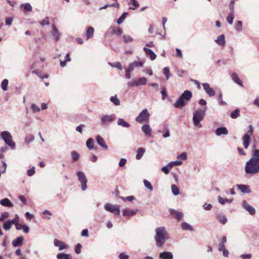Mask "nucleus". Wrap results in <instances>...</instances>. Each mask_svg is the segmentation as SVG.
I'll use <instances>...</instances> for the list:
<instances>
[{
    "label": "nucleus",
    "mask_w": 259,
    "mask_h": 259,
    "mask_svg": "<svg viewBox=\"0 0 259 259\" xmlns=\"http://www.w3.org/2000/svg\"><path fill=\"white\" fill-rule=\"evenodd\" d=\"M251 158L246 162L244 170L247 174H256L259 173V150L255 149L256 146L253 145Z\"/></svg>",
    "instance_id": "nucleus-1"
},
{
    "label": "nucleus",
    "mask_w": 259,
    "mask_h": 259,
    "mask_svg": "<svg viewBox=\"0 0 259 259\" xmlns=\"http://www.w3.org/2000/svg\"><path fill=\"white\" fill-rule=\"evenodd\" d=\"M155 233L154 239L156 242V245L158 247H161L164 245L165 241L169 239V235L163 227L157 228L155 229Z\"/></svg>",
    "instance_id": "nucleus-2"
},
{
    "label": "nucleus",
    "mask_w": 259,
    "mask_h": 259,
    "mask_svg": "<svg viewBox=\"0 0 259 259\" xmlns=\"http://www.w3.org/2000/svg\"><path fill=\"white\" fill-rule=\"evenodd\" d=\"M192 97V94L191 91L189 90L185 91L174 104V107L177 108L183 107L186 105L187 102L191 99Z\"/></svg>",
    "instance_id": "nucleus-3"
},
{
    "label": "nucleus",
    "mask_w": 259,
    "mask_h": 259,
    "mask_svg": "<svg viewBox=\"0 0 259 259\" xmlns=\"http://www.w3.org/2000/svg\"><path fill=\"white\" fill-rule=\"evenodd\" d=\"M206 110L207 107H205L204 109L199 108L193 113V121L195 126H198L199 127H202L200 122L204 118Z\"/></svg>",
    "instance_id": "nucleus-4"
},
{
    "label": "nucleus",
    "mask_w": 259,
    "mask_h": 259,
    "mask_svg": "<svg viewBox=\"0 0 259 259\" xmlns=\"http://www.w3.org/2000/svg\"><path fill=\"white\" fill-rule=\"evenodd\" d=\"M0 138L3 139L5 143L12 149L15 148V143L12 141V136L8 131L2 132L0 134Z\"/></svg>",
    "instance_id": "nucleus-5"
},
{
    "label": "nucleus",
    "mask_w": 259,
    "mask_h": 259,
    "mask_svg": "<svg viewBox=\"0 0 259 259\" xmlns=\"http://www.w3.org/2000/svg\"><path fill=\"white\" fill-rule=\"evenodd\" d=\"M150 117V114L149 113L147 109H143L136 118L135 120L139 123H142L143 122H147L149 121Z\"/></svg>",
    "instance_id": "nucleus-6"
},
{
    "label": "nucleus",
    "mask_w": 259,
    "mask_h": 259,
    "mask_svg": "<svg viewBox=\"0 0 259 259\" xmlns=\"http://www.w3.org/2000/svg\"><path fill=\"white\" fill-rule=\"evenodd\" d=\"M78 181L81 183V188L82 191H85L87 188V179L84 173L79 171L76 172Z\"/></svg>",
    "instance_id": "nucleus-7"
},
{
    "label": "nucleus",
    "mask_w": 259,
    "mask_h": 259,
    "mask_svg": "<svg viewBox=\"0 0 259 259\" xmlns=\"http://www.w3.org/2000/svg\"><path fill=\"white\" fill-rule=\"evenodd\" d=\"M104 208L106 210L115 214L119 215L120 214L119 206L114 205L110 203H107L104 205Z\"/></svg>",
    "instance_id": "nucleus-8"
},
{
    "label": "nucleus",
    "mask_w": 259,
    "mask_h": 259,
    "mask_svg": "<svg viewBox=\"0 0 259 259\" xmlns=\"http://www.w3.org/2000/svg\"><path fill=\"white\" fill-rule=\"evenodd\" d=\"M115 118L116 116L115 114H113L110 115H103L101 118V124H106L108 122L113 121L115 119Z\"/></svg>",
    "instance_id": "nucleus-9"
},
{
    "label": "nucleus",
    "mask_w": 259,
    "mask_h": 259,
    "mask_svg": "<svg viewBox=\"0 0 259 259\" xmlns=\"http://www.w3.org/2000/svg\"><path fill=\"white\" fill-rule=\"evenodd\" d=\"M242 207L246 210L249 214L253 215L255 213V208L250 205L246 200H243L242 203Z\"/></svg>",
    "instance_id": "nucleus-10"
},
{
    "label": "nucleus",
    "mask_w": 259,
    "mask_h": 259,
    "mask_svg": "<svg viewBox=\"0 0 259 259\" xmlns=\"http://www.w3.org/2000/svg\"><path fill=\"white\" fill-rule=\"evenodd\" d=\"M54 244L56 247L58 248L60 251L68 248V245L67 244L57 239H55L54 240Z\"/></svg>",
    "instance_id": "nucleus-11"
},
{
    "label": "nucleus",
    "mask_w": 259,
    "mask_h": 259,
    "mask_svg": "<svg viewBox=\"0 0 259 259\" xmlns=\"http://www.w3.org/2000/svg\"><path fill=\"white\" fill-rule=\"evenodd\" d=\"M202 85L205 93L208 95V96L212 97L214 96L215 92L212 88H210L209 83H203Z\"/></svg>",
    "instance_id": "nucleus-12"
},
{
    "label": "nucleus",
    "mask_w": 259,
    "mask_h": 259,
    "mask_svg": "<svg viewBox=\"0 0 259 259\" xmlns=\"http://www.w3.org/2000/svg\"><path fill=\"white\" fill-rule=\"evenodd\" d=\"M144 62L141 60L135 61L128 65V67L133 71L136 68L142 67L144 65Z\"/></svg>",
    "instance_id": "nucleus-13"
},
{
    "label": "nucleus",
    "mask_w": 259,
    "mask_h": 259,
    "mask_svg": "<svg viewBox=\"0 0 259 259\" xmlns=\"http://www.w3.org/2000/svg\"><path fill=\"white\" fill-rule=\"evenodd\" d=\"M238 189L240 190L243 193H251V190L248 185H245L243 184H237L236 185Z\"/></svg>",
    "instance_id": "nucleus-14"
},
{
    "label": "nucleus",
    "mask_w": 259,
    "mask_h": 259,
    "mask_svg": "<svg viewBox=\"0 0 259 259\" xmlns=\"http://www.w3.org/2000/svg\"><path fill=\"white\" fill-rule=\"evenodd\" d=\"M52 28L53 29L51 32V35L53 39L55 41H57L60 38V34L54 24L52 25Z\"/></svg>",
    "instance_id": "nucleus-15"
},
{
    "label": "nucleus",
    "mask_w": 259,
    "mask_h": 259,
    "mask_svg": "<svg viewBox=\"0 0 259 259\" xmlns=\"http://www.w3.org/2000/svg\"><path fill=\"white\" fill-rule=\"evenodd\" d=\"M138 211V209H136L135 210H133V209H125V208L122 210L123 215L126 216L128 217L135 215Z\"/></svg>",
    "instance_id": "nucleus-16"
},
{
    "label": "nucleus",
    "mask_w": 259,
    "mask_h": 259,
    "mask_svg": "<svg viewBox=\"0 0 259 259\" xmlns=\"http://www.w3.org/2000/svg\"><path fill=\"white\" fill-rule=\"evenodd\" d=\"M159 257L160 259H173L174 256L171 252L163 251L159 253Z\"/></svg>",
    "instance_id": "nucleus-17"
},
{
    "label": "nucleus",
    "mask_w": 259,
    "mask_h": 259,
    "mask_svg": "<svg viewBox=\"0 0 259 259\" xmlns=\"http://www.w3.org/2000/svg\"><path fill=\"white\" fill-rule=\"evenodd\" d=\"M170 214L175 218L177 219L178 221H180L183 217V213L181 212L177 211L174 209H170L169 210Z\"/></svg>",
    "instance_id": "nucleus-18"
},
{
    "label": "nucleus",
    "mask_w": 259,
    "mask_h": 259,
    "mask_svg": "<svg viewBox=\"0 0 259 259\" xmlns=\"http://www.w3.org/2000/svg\"><path fill=\"white\" fill-rule=\"evenodd\" d=\"M143 50L145 51L146 55L147 56L149 57L150 59L152 61L156 59V55L154 53V52L152 50L148 49L146 47H144L143 48Z\"/></svg>",
    "instance_id": "nucleus-19"
},
{
    "label": "nucleus",
    "mask_w": 259,
    "mask_h": 259,
    "mask_svg": "<svg viewBox=\"0 0 259 259\" xmlns=\"http://www.w3.org/2000/svg\"><path fill=\"white\" fill-rule=\"evenodd\" d=\"M24 241V238L23 236H20L14 239L12 242V245L14 247H18L21 245Z\"/></svg>",
    "instance_id": "nucleus-20"
},
{
    "label": "nucleus",
    "mask_w": 259,
    "mask_h": 259,
    "mask_svg": "<svg viewBox=\"0 0 259 259\" xmlns=\"http://www.w3.org/2000/svg\"><path fill=\"white\" fill-rule=\"evenodd\" d=\"M215 133L217 136H220L222 135H227L228 134V131L225 127H221L216 129Z\"/></svg>",
    "instance_id": "nucleus-21"
},
{
    "label": "nucleus",
    "mask_w": 259,
    "mask_h": 259,
    "mask_svg": "<svg viewBox=\"0 0 259 259\" xmlns=\"http://www.w3.org/2000/svg\"><path fill=\"white\" fill-rule=\"evenodd\" d=\"M142 132L148 137L151 136L152 129L147 124H144L142 127Z\"/></svg>",
    "instance_id": "nucleus-22"
},
{
    "label": "nucleus",
    "mask_w": 259,
    "mask_h": 259,
    "mask_svg": "<svg viewBox=\"0 0 259 259\" xmlns=\"http://www.w3.org/2000/svg\"><path fill=\"white\" fill-rule=\"evenodd\" d=\"M96 140H97V143L101 147H102L103 148L105 149H108V146H107V145L105 143V142L104 141V140L103 139V138L102 137H101L99 135H98L97 137H96Z\"/></svg>",
    "instance_id": "nucleus-23"
},
{
    "label": "nucleus",
    "mask_w": 259,
    "mask_h": 259,
    "mask_svg": "<svg viewBox=\"0 0 259 259\" xmlns=\"http://www.w3.org/2000/svg\"><path fill=\"white\" fill-rule=\"evenodd\" d=\"M37 63H33L31 65V69H34L32 71V73L36 74L37 75H38L41 78H47L48 77V75H45L44 76L41 75L40 74V72L39 71H38L36 70H35V69L37 67Z\"/></svg>",
    "instance_id": "nucleus-24"
},
{
    "label": "nucleus",
    "mask_w": 259,
    "mask_h": 259,
    "mask_svg": "<svg viewBox=\"0 0 259 259\" xmlns=\"http://www.w3.org/2000/svg\"><path fill=\"white\" fill-rule=\"evenodd\" d=\"M232 79L237 84L243 87L242 82L239 79L238 75L236 73H233L231 74Z\"/></svg>",
    "instance_id": "nucleus-25"
},
{
    "label": "nucleus",
    "mask_w": 259,
    "mask_h": 259,
    "mask_svg": "<svg viewBox=\"0 0 259 259\" xmlns=\"http://www.w3.org/2000/svg\"><path fill=\"white\" fill-rule=\"evenodd\" d=\"M0 204L4 206L12 207L13 206V203L8 198H4L0 200Z\"/></svg>",
    "instance_id": "nucleus-26"
},
{
    "label": "nucleus",
    "mask_w": 259,
    "mask_h": 259,
    "mask_svg": "<svg viewBox=\"0 0 259 259\" xmlns=\"http://www.w3.org/2000/svg\"><path fill=\"white\" fill-rule=\"evenodd\" d=\"M117 125L125 128H128L130 126V124L123 118L118 119Z\"/></svg>",
    "instance_id": "nucleus-27"
},
{
    "label": "nucleus",
    "mask_w": 259,
    "mask_h": 259,
    "mask_svg": "<svg viewBox=\"0 0 259 259\" xmlns=\"http://www.w3.org/2000/svg\"><path fill=\"white\" fill-rule=\"evenodd\" d=\"M145 152V149L143 148H139L137 150V154L136 158L137 160H140L143 156Z\"/></svg>",
    "instance_id": "nucleus-28"
},
{
    "label": "nucleus",
    "mask_w": 259,
    "mask_h": 259,
    "mask_svg": "<svg viewBox=\"0 0 259 259\" xmlns=\"http://www.w3.org/2000/svg\"><path fill=\"white\" fill-rule=\"evenodd\" d=\"M94 33V29L92 27H89L86 32L87 39H89L93 37Z\"/></svg>",
    "instance_id": "nucleus-29"
},
{
    "label": "nucleus",
    "mask_w": 259,
    "mask_h": 259,
    "mask_svg": "<svg viewBox=\"0 0 259 259\" xmlns=\"http://www.w3.org/2000/svg\"><path fill=\"white\" fill-rule=\"evenodd\" d=\"M243 144L245 149H247L248 148L250 142L251 141V138L249 137H246L245 136H243L242 137Z\"/></svg>",
    "instance_id": "nucleus-30"
},
{
    "label": "nucleus",
    "mask_w": 259,
    "mask_h": 259,
    "mask_svg": "<svg viewBox=\"0 0 259 259\" xmlns=\"http://www.w3.org/2000/svg\"><path fill=\"white\" fill-rule=\"evenodd\" d=\"M215 42L220 46L224 45L225 42V35L224 34H221L215 40Z\"/></svg>",
    "instance_id": "nucleus-31"
},
{
    "label": "nucleus",
    "mask_w": 259,
    "mask_h": 259,
    "mask_svg": "<svg viewBox=\"0 0 259 259\" xmlns=\"http://www.w3.org/2000/svg\"><path fill=\"white\" fill-rule=\"evenodd\" d=\"M147 79L145 77H142L136 80L137 87L140 85H145L147 83Z\"/></svg>",
    "instance_id": "nucleus-32"
},
{
    "label": "nucleus",
    "mask_w": 259,
    "mask_h": 259,
    "mask_svg": "<svg viewBox=\"0 0 259 259\" xmlns=\"http://www.w3.org/2000/svg\"><path fill=\"white\" fill-rule=\"evenodd\" d=\"M232 200H233L232 199L223 198L220 196H218L219 202L222 205H224L226 203H230L232 202Z\"/></svg>",
    "instance_id": "nucleus-33"
},
{
    "label": "nucleus",
    "mask_w": 259,
    "mask_h": 259,
    "mask_svg": "<svg viewBox=\"0 0 259 259\" xmlns=\"http://www.w3.org/2000/svg\"><path fill=\"white\" fill-rule=\"evenodd\" d=\"M57 259H72L71 255L69 254L59 253L57 254Z\"/></svg>",
    "instance_id": "nucleus-34"
},
{
    "label": "nucleus",
    "mask_w": 259,
    "mask_h": 259,
    "mask_svg": "<svg viewBox=\"0 0 259 259\" xmlns=\"http://www.w3.org/2000/svg\"><path fill=\"white\" fill-rule=\"evenodd\" d=\"M181 227L184 230H189L190 231H193L192 227L188 223L186 222H183L181 224Z\"/></svg>",
    "instance_id": "nucleus-35"
},
{
    "label": "nucleus",
    "mask_w": 259,
    "mask_h": 259,
    "mask_svg": "<svg viewBox=\"0 0 259 259\" xmlns=\"http://www.w3.org/2000/svg\"><path fill=\"white\" fill-rule=\"evenodd\" d=\"M12 226V224L11 220H8L3 224V227L5 230L8 231L11 229Z\"/></svg>",
    "instance_id": "nucleus-36"
},
{
    "label": "nucleus",
    "mask_w": 259,
    "mask_h": 259,
    "mask_svg": "<svg viewBox=\"0 0 259 259\" xmlns=\"http://www.w3.org/2000/svg\"><path fill=\"white\" fill-rule=\"evenodd\" d=\"M217 219L219 222L223 225L226 224L227 222V219L225 215L219 214L217 216Z\"/></svg>",
    "instance_id": "nucleus-37"
},
{
    "label": "nucleus",
    "mask_w": 259,
    "mask_h": 259,
    "mask_svg": "<svg viewBox=\"0 0 259 259\" xmlns=\"http://www.w3.org/2000/svg\"><path fill=\"white\" fill-rule=\"evenodd\" d=\"M9 80L7 79H4L1 82V87L4 91H6L8 90V85Z\"/></svg>",
    "instance_id": "nucleus-38"
},
{
    "label": "nucleus",
    "mask_w": 259,
    "mask_h": 259,
    "mask_svg": "<svg viewBox=\"0 0 259 259\" xmlns=\"http://www.w3.org/2000/svg\"><path fill=\"white\" fill-rule=\"evenodd\" d=\"M230 116L232 119H236L240 116V110L236 109L231 113Z\"/></svg>",
    "instance_id": "nucleus-39"
},
{
    "label": "nucleus",
    "mask_w": 259,
    "mask_h": 259,
    "mask_svg": "<svg viewBox=\"0 0 259 259\" xmlns=\"http://www.w3.org/2000/svg\"><path fill=\"white\" fill-rule=\"evenodd\" d=\"M86 145L90 150L93 149L94 145V140L92 138L88 139L86 142Z\"/></svg>",
    "instance_id": "nucleus-40"
},
{
    "label": "nucleus",
    "mask_w": 259,
    "mask_h": 259,
    "mask_svg": "<svg viewBox=\"0 0 259 259\" xmlns=\"http://www.w3.org/2000/svg\"><path fill=\"white\" fill-rule=\"evenodd\" d=\"M110 100L112 102L115 106H119L120 104V100L117 98L116 96H112L110 98Z\"/></svg>",
    "instance_id": "nucleus-41"
},
{
    "label": "nucleus",
    "mask_w": 259,
    "mask_h": 259,
    "mask_svg": "<svg viewBox=\"0 0 259 259\" xmlns=\"http://www.w3.org/2000/svg\"><path fill=\"white\" fill-rule=\"evenodd\" d=\"M71 156L73 162H76L79 158V154L77 152L73 151L71 152Z\"/></svg>",
    "instance_id": "nucleus-42"
},
{
    "label": "nucleus",
    "mask_w": 259,
    "mask_h": 259,
    "mask_svg": "<svg viewBox=\"0 0 259 259\" xmlns=\"http://www.w3.org/2000/svg\"><path fill=\"white\" fill-rule=\"evenodd\" d=\"M21 7L23 8V10L24 11H29V12H30V11H32V8L31 6L29 3L23 4L21 6Z\"/></svg>",
    "instance_id": "nucleus-43"
},
{
    "label": "nucleus",
    "mask_w": 259,
    "mask_h": 259,
    "mask_svg": "<svg viewBox=\"0 0 259 259\" xmlns=\"http://www.w3.org/2000/svg\"><path fill=\"white\" fill-rule=\"evenodd\" d=\"M109 65L113 67L117 68L119 70L122 69V66L121 64L119 62H116L114 63H109Z\"/></svg>",
    "instance_id": "nucleus-44"
},
{
    "label": "nucleus",
    "mask_w": 259,
    "mask_h": 259,
    "mask_svg": "<svg viewBox=\"0 0 259 259\" xmlns=\"http://www.w3.org/2000/svg\"><path fill=\"white\" fill-rule=\"evenodd\" d=\"M253 132V127L252 125H249L248 126V130L246 133V134L243 136L246 137H249L251 138V136L252 135Z\"/></svg>",
    "instance_id": "nucleus-45"
},
{
    "label": "nucleus",
    "mask_w": 259,
    "mask_h": 259,
    "mask_svg": "<svg viewBox=\"0 0 259 259\" xmlns=\"http://www.w3.org/2000/svg\"><path fill=\"white\" fill-rule=\"evenodd\" d=\"M171 191L172 192V194L176 196V195H178L180 193V191H179V189L178 188V187L175 184H173L171 185Z\"/></svg>",
    "instance_id": "nucleus-46"
},
{
    "label": "nucleus",
    "mask_w": 259,
    "mask_h": 259,
    "mask_svg": "<svg viewBox=\"0 0 259 259\" xmlns=\"http://www.w3.org/2000/svg\"><path fill=\"white\" fill-rule=\"evenodd\" d=\"M234 19V13L230 12L227 17V22H228V23L229 24L231 25L233 24Z\"/></svg>",
    "instance_id": "nucleus-47"
},
{
    "label": "nucleus",
    "mask_w": 259,
    "mask_h": 259,
    "mask_svg": "<svg viewBox=\"0 0 259 259\" xmlns=\"http://www.w3.org/2000/svg\"><path fill=\"white\" fill-rule=\"evenodd\" d=\"M163 73L165 76L166 79L168 80L170 76L169 68L168 67H165L163 69Z\"/></svg>",
    "instance_id": "nucleus-48"
},
{
    "label": "nucleus",
    "mask_w": 259,
    "mask_h": 259,
    "mask_svg": "<svg viewBox=\"0 0 259 259\" xmlns=\"http://www.w3.org/2000/svg\"><path fill=\"white\" fill-rule=\"evenodd\" d=\"M127 15H128V13H127V12L123 13L122 14V15L117 20V24L119 25L121 24L123 22V21L125 20V19Z\"/></svg>",
    "instance_id": "nucleus-49"
},
{
    "label": "nucleus",
    "mask_w": 259,
    "mask_h": 259,
    "mask_svg": "<svg viewBox=\"0 0 259 259\" xmlns=\"http://www.w3.org/2000/svg\"><path fill=\"white\" fill-rule=\"evenodd\" d=\"M128 5H132L134 7H130V9L135 10L139 6V4L136 0H130Z\"/></svg>",
    "instance_id": "nucleus-50"
},
{
    "label": "nucleus",
    "mask_w": 259,
    "mask_h": 259,
    "mask_svg": "<svg viewBox=\"0 0 259 259\" xmlns=\"http://www.w3.org/2000/svg\"><path fill=\"white\" fill-rule=\"evenodd\" d=\"M219 103L220 105H227V103L223 100V94L220 92L218 97Z\"/></svg>",
    "instance_id": "nucleus-51"
},
{
    "label": "nucleus",
    "mask_w": 259,
    "mask_h": 259,
    "mask_svg": "<svg viewBox=\"0 0 259 259\" xmlns=\"http://www.w3.org/2000/svg\"><path fill=\"white\" fill-rule=\"evenodd\" d=\"M143 182H144V184L145 187L147 189L150 190V191L153 190L152 186L151 185V183L149 181L145 179L143 180Z\"/></svg>",
    "instance_id": "nucleus-52"
},
{
    "label": "nucleus",
    "mask_w": 259,
    "mask_h": 259,
    "mask_svg": "<svg viewBox=\"0 0 259 259\" xmlns=\"http://www.w3.org/2000/svg\"><path fill=\"white\" fill-rule=\"evenodd\" d=\"M235 29L238 32H241L242 30V22L241 21H238L235 25Z\"/></svg>",
    "instance_id": "nucleus-53"
},
{
    "label": "nucleus",
    "mask_w": 259,
    "mask_h": 259,
    "mask_svg": "<svg viewBox=\"0 0 259 259\" xmlns=\"http://www.w3.org/2000/svg\"><path fill=\"white\" fill-rule=\"evenodd\" d=\"M34 139V137L33 135H30L27 136L25 139V142L27 144H29L32 142Z\"/></svg>",
    "instance_id": "nucleus-54"
},
{
    "label": "nucleus",
    "mask_w": 259,
    "mask_h": 259,
    "mask_svg": "<svg viewBox=\"0 0 259 259\" xmlns=\"http://www.w3.org/2000/svg\"><path fill=\"white\" fill-rule=\"evenodd\" d=\"M123 38L124 41L126 43L132 42L133 41V38L128 35H124L123 36Z\"/></svg>",
    "instance_id": "nucleus-55"
},
{
    "label": "nucleus",
    "mask_w": 259,
    "mask_h": 259,
    "mask_svg": "<svg viewBox=\"0 0 259 259\" xmlns=\"http://www.w3.org/2000/svg\"><path fill=\"white\" fill-rule=\"evenodd\" d=\"M113 31L115 34H116L117 35H121L122 33V30L120 27H117V28H113Z\"/></svg>",
    "instance_id": "nucleus-56"
},
{
    "label": "nucleus",
    "mask_w": 259,
    "mask_h": 259,
    "mask_svg": "<svg viewBox=\"0 0 259 259\" xmlns=\"http://www.w3.org/2000/svg\"><path fill=\"white\" fill-rule=\"evenodd\" d=\"M35 167L34 166L32 167L30 169H28L27 171V175L28 176L31 177L35 174Z\"/></svg>",
    "instance_id": "nucleus-57"
},
{
    "label": "nucleus",
    "mask_w": 259,
    "mask_h": 259,
    "mask_svg": "<svg viewBox=\"0 0 259 259\" xmlns=\"http://www.w3.org/2000/svg\"><path fill=\"white\" fill-rule=\"evenodd\" d=\"M40 24L42 26H45V25H49L50 24L49 18L48 17H45V18L41 21Z\"/></svg>",
    "instance_id": "nucleus-58"
},
{
    "label": "nucleus",
    "mask_w": 259,
    "mask_h": 259,
    "mask_svg": "<svg viewBox=\"0 0 259 259\" xmlns=\"http://www.w3.org/2000/svg\"><path fill=\"white\" fill-rule=\"evenodd\" d=\"M9 217V213L8 212H3L0 217V222L4 221L5 219Z\"/></svg>",
    "instance_id": "nucleus-59"
},
{
    "label": "nucleus",
    "mask_w": 259,
    "mask_h": 259,
    "mask_svg": "<svg viewBox=\"0 0 259 259\" xmlns=\"http://www.w3.org/2000/svg\"><path fill=\"white\" fill-rule=\"evenodd\" d=\"M125 77L127 79H130L131 77V73L132 72H133V71L132 70L128 67V68L125 69Z\"/></svg>",
    "instance_id": "nucleus-60"
},
{
    "label": "nucleus",
    "mask_w": 259,
    "mask_h": 259,
    "mask_svg": "<svg viewBox=\"0 0 259 259\" xmlns=\"http://www.w3.org/2000/svg\"><path fill=\"white\" fill-rule=\"evenodd\" d=\"M31 107L33 112H39L40 110V108L35 104H32Z\"/></svg>",
    "instance_id": "nucleus-61"
},
{
    "label": "nucleus",
    "mask_w": 259,
    "mask_h": 259,
    "mask_svg": "<svg viewBox=\"0 0 259 259\" xmlns=\"http://www.w3.org/2000/svg\"><path fill=\"white\" fill-rule=\"evenodd\" d=\"M187 153L185 152H182L181 154L177 156L178 159H181L183 160H186L187 159Z\"/></svg>",
    "instance_id": "nucleus-62"
},
{
    "label": "nucleus",
    "mask_w": 259,
    "mask_h": 259,
    "mask_svg": "<svg viewBox=\"0 0 259 259\" xmlns=\"http://www.w3.org/2000/svg\"><path fill=\"white\" fill-rule=\"evenodd\" d=\"M81 245L78 243L75 247V252L77 254H79L81 252Z\"/></svg>",
    "instance_id": "nucleus-63"
},
{
    "label": "nucleus",
    "mask_w": 259,
    "mask_h": 259,
    "mask_svg": "<svg viewBox=\"0 0 259 259\" xmlns=\"http://www.w3.org/2000/svg\"><path fill=\"white\" fill-rule=\"evenodd\" d=\"M118 257L119 259H129L128 255L124 252H121L119 254Z\"/></svg>",
    "instance_id": "nucleus-64"
}]
</instances>
